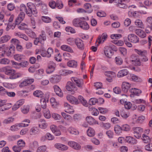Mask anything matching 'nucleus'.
Instances as JSON below:
<instances>
[{"instance_id":"obj_1","label":"nucleus","mask_w":152,"mask_h":152,"mask_svg":"<svg viewBox=\"0 0 152 152\" xmlns=\"http://www.w3.org/2000/svg\"><path fill=\"white\" fill-rule=\"evenodd\" d=\"M27 6L28 8V11L26 12V14L29 16H31L32 14L36 15L37 13V11L35 6L31 2H28L27 3Z\"/></svg>"},{"instance_id":"obj_2","label":"nucleus","mask_w":152,"mask_h":152,"mask_svg":"<svg viewBox=\"0 0 152 152\" xmlns=\"http://www.w3.org/2000/svg\"><path fill=\"white\" fill-rule=\"evenodd\" d=\"M134 136L137 139L141 137V133L143 132V129L140 127H134L133 128Z\"/></svg>"},{"instance_id":"obj_3","label":"nucleus","mask_w":152,"mask_h":152,"mask_svg":"<svg viewBox=\"0 0 152 152\" xmlns=\"http://www.w3.org/2000/svg\"><path fill=\"white\" fill-rule=\"evenodd\" d=\"M66 90L69 91L75 92L77 90V87L75 86V85L73 83L69 81L68 82L66 86Z\"/></svg>"},{"instance_id":"obj_4","label":"nucleus","mask_w":152,"mask_h":152,"mask_svg":"<svg viewBox=\"0 0 152 152\" xmlns=\"http://www.w3.org/2000/svg\"><path fill=\"white\" fill-rule=\"evenodd\" d=\"M127 38L129 41L134 43H136L139 42V38L134 34H129Z\"/></svg>"},{"instance_id":"obj_5","label":"nucleus","mask_w":152,"mask_h":152,"mask_svg":"<svg viewBox=\"0 0 152 152\" xmlns=\"http://www.w3.org/2000/svg\"><path fill=\"white\" fill-rule=\"evenodd\" d=\"M104 52L105 56L108 58H111L113 54V52L108 46H106L104 48Z\"/></svg>"},{"instance_id":"obj_6","label":"nucleus","mask_w":152,"mask_h":152,"mask_svg":"<svg viewBox=\"0 0 152 152\" xmlns=\"http://www.w3.org/2000/svg\"><path fill=\"white\" fill-rule=\"evenodd\" d=\"M75 44L77 48L81 50H83L84 49V45L83 40L79 38L75 39Z\"/></svg>"},{"instance_id":"obj_7","label":"nucleus","mask_w":152,"mask_h":152,"mask_svg":"<svg viewBox=\"0 0 152 152\" xmlns=\"http://www.w3.org/2000/svg\"><path fill=\"white\" fill-rule=\"evenodd\" d=\"M71 80L73 82H75L77 86L81 88H82V86L83 85V80L82 79H79L77 78L72 77L71 78Z\"/></svg>"},{"instance_id":"obj_8","label":"nucleus","mask_w":152,"mask_h":152,"mask_svg":"<svg viewBox=\"0 0 152 152\" xmlns=\"http://www.w3.org/2000/svg\"><path fill=\"white\" fill-rule=\"evenodd\" d=\"M61 79V76L58 75H56L52 76L50 79V81L52 83H56L59 82Z\"/></svg>"},{"instance_id":"obj_9","label":"nucleus","mask_w":152,"mask_h":152,"mask_svg":"<svg viewBox=\"0 0 152 152\" xmlns=\"http://www.w3.org/2000/svg\"><path fill=\"white\" fill-rule=\"evenodd\" d=\"M130 87V84L126 82H123L122 85V91L125 93H127Z\"/></svg>"},{"instance_id":"obj_10","label":"nucleus","mask_w":152,"mask_h":152,"mask_svg":"<svg viewBox=\"0 0 152 152\" xmlns=\"http://www.w3.org/2000/svg\"><path fill=\"white\" fill-rule=\"evenodd\" d=\"M107 37V35L105 33H103L101 35H99L96 42H98L99 44L103 43Z\"/></svg>"},{"instance_id":"obj_11","label":"nucleus","mask_w":152,"mask_h":152,"mask_svg":"<svg viewBox=\"0 0 152 152\" xmlns=\"http://www.w3.org/2000/svg\"><path fill=\"white\" fill-rule=\"evenodd\" d=\"M21 75L17 73L15 71L12 69H10V79H15L21 77Z\"/></svg>"},{"instance_id":"obj_12","label":"nucleus","mask_w":152,"mask_h":152,"mask_svg":"<svg viewBox=\"0 0 152 152\" xmlns=\"http://www.w3.org/2000/svg\"><path fill=\"white\" fill-rule=\"evenodd\" d=\"M68 144L71 147L76 150H80L81 148L80 145L75 142L70 141L68 142Z\"/></svg>"},{"instance_id":"obj_13","label":"nucleus","mask_w":152,"mask_h":152,"mask_svg":"<svg viewBox=\"0 0 152 152\" xmlns=\"http://www.w3.org/2000/svg\"><path fill=\"white\" fill-rule=\"evenodd\" d=\"M53 88L54 91L57 95L60 97L63 96V94L59 86L56 85H55L53 86Z\"/></svg>"},{"instance_id":"obj_14","label":"nucleus","mask_w":152,"mask_h":152,"mask_svg":"<svg viewBox=\"0 0 152 152\" xmlns=\"http://www.w3.org/2000/svg\"><path fill=\"white\" fill-rule=\"evenodd\" d=\"M86 120L87 122L90 125H94L95 124H98V122H97L92 117L90 116H88L86 118Z\"/></svg>"},{"instance_id":"obj_15","label":"nucleus","mask_w":152,"mask_h":152,"mask_svg":"<svg viewBox=\"0 0 152 152\" xmlns=\"http://www.w3.org/2000/svg\"><path fill=\"white\" fill-rule=\"evenodd\" d=\"M135 33L140 37L144 38L146 37V34L145 32L141 29H136L135 30Z\"/></svg>"},{"instance_id":"obj_16","label":"nucleus","mask_w":152,"mask_h":152,"mask_svg":"<svg viewBox=\"0 0 152 152\" xmlns=\"http://www.w3.org/2000/svg\"><path fill=\"white\" fill-rule=\"evenodd\" d=\"M67 100L73 104H78L77 99L73 96L69 95L66 97Z\"/></svg>"},{"instance_id":"obj_17","label":"nucleus","mask_w":152,"mask_h":152,"mask_svg":"<svg viewBox=\"0 0 152 152\" xmlns=\"http://www.w3.org/2000/svg\"><path fill=\"white\" fill-rule=\"evenodd\" d=\"M121 1V0H109V3H111L113 2L115 5L121 8L125 7L126 6L124 4L122 3V4H120Z\"/></svg>"},{"instance_id":"obj_18","label":"nucleus","mask_w":152,"mask_h":152,"mask_svg":"<svg viewBox=\"0 0 152 152\" xmlns=\"http://www.w3.org/2000/svg\"><path fill=\"white\" fill-rule=\"evenodd\" d=\"M55 147L59 150L65 151L68 149V147L66 145L61 143H56L55 145Z\"/></svg>"},{"instance_id":"obj_19","label":"nucleus","mask_w":152,"mask_h":152,"mask_svg":"<svg viewBox=\"0 0 152 152\" xmlns=\"http://www.w3.org/2000/svg\"><path fill=\"white\" fill-rule=\"evenodd\" d=\"M25 16V13L23 12H21L15 20L16 23L19 24L23 20Z\"/></svg>"},{"instance_id":"obj_20","label":"nucleus","mask_w":152,"mask_h":152,"mask_svg":"<svg viewBox=\"0 0 152 152\" xmlns=\"http://www.w3.org/2000/svg\"><path fill=\"white\" fill-rule=\"evenodd\" d=\"M48 124L43 119H41L39 120V127L42 129H45L47 127Z\"/></svg>"},{"instance_id":"obj_21","label":"nucleus","mask_w":152,"mask_h":152,"mask_svg":"<svg viewBox=\"0 0 152 152\" xmlns=\"http://www.w3.org/2000/svg\"><path fill=\"white\" fill-rule=\"evenodd\" d=\"M129 71L126 69H124L120 71L117 74L118 77H122L128 75Z\"/></svg>"},{"instance_id":"obj_22","label":"nucleus","mask_w":152,"mask_h":152,"mask_svg":"<svg viewBox=\"0 0 152 152\" xmlns=\"http://www.w3.org/2000/svg\"><path fill=\"white\" fill-rule=\"evenodd\" d=\"M80 24L78 27H80L82 29L85 30H87L89 29V26L86 21L82 20Z\"/></svg>"},{"instance_id":"obj_23","label":"nucleus","mask_w":152,"mask_h":152,"mask_svg":"<svg viewBox=\"0 0 152 152\" xmlns=\"http://www.w3.org/2000/svg\"><path fill=\"white\" fill-rule=\"evenodd\" d=\"M41 105L42 109L46 108V103L48 102V98H42L40 100Z\"/></svg>"},{"instance_id":"obj_24","label":"nucleus","mask_w":152,"mask_h":152,"mask_svg":"<svg viewBox=\"0 0 152 152\" xmlns=\"http://www.w3.org/2000/svg\"><path fill=\"white\" fill-rule=\"evenodd\" d=\"M134 50L137 54L142 57L143 56H147V52L146 50L135 49Z\"/></svg>"},{"instance_id":"obj_25","label":"nucleus","mask_w":152,"mask_h":152,"mask_svg":"<svg viewBox=\"0 0 152 152\" xmlns=\"http://www.w3.org/2000/svg\"><path fill=\"white\" fill-rule=\"evenodd\" d=\"M0 72H3L6 75H10V66H8L0 68Z\"/></svg>"},{"instance_id":"obj_26","label":"nucleus","mask_w":152,"mask_h":152,"mask_svg":"<svg viewBox=\"0 0 152 152\" xmlns=\"http://www.w3.org/2000/svg\"><path fill=\"white\" fill-rule=\"evenodd\" d=\"M67 65L69 67L76 68L77 66V62L74 60H70L67 63Z\"/></svg>"},{"instance_id":"obj_27","label":"nucleus","mask_w":152,"mask_h":152,"mask_svg":"<svg viewBox=\"0 0 152 152\" xmlns=\"http://www.w3.org/2000/svg\"><path fill=\"white\" fill-rule=\"evenodd\" d=\"M127 77L128 79L134 81H136L138 79H140L138 77L134 74H129Z\"/></svg>"},{"instance_id":"obj_28","label":"nucleus","mask_w":152,"mask_h":152,"mask_svg":"<svg viewBox=\"0 0 152 152\" xmlns=\"http://www.w3.org/2000/svg\"><path fill=\"white\" fill-rule=\"evenodd\" d=\"M61 48V50L64 51H68L70 53H73V50L70 47L66 45H62Z\"/></svg>"},{"instance_id":"obj_29","label":"nucleus","mask_w":152,"mask_h":152,"mask_svg":"<svg viewBox=\"0 0 152 152\" xmlns=\"http://www.w3.org/2000/svg\"><path fill=\"white\" fill-rule=\"evenodd\" d=\"M68 131L71 134H72L76 135L79 134V132L78 130L72 127H69Z\"/></svg>"},{"instance_id":"obj_30","label":"nucleus","mask_w":152,"mask_h":152,"mask_svg":"<svg viewBox=\"0 0 152 152\" xmlns=\"http://www.w3.org/2000/svg\"><path fill=\"white\" fill-rule=\"evenodd\" d=\"M14 59L18 61H20L24 58V56L22 54H16L14 55Z\"/></svg>"},{"instance_id":"obj_31","label":"nucleus","mask_w":152,"mask_h":152,"mask_svg":"<svg viewBox=\"0 0 152 152\" xmlns=\"http://www.w3.org/2000/svg\"><path fill=\"white\" fill-rule=\"evenodd\" d=\"M43 112L44 116L47 118H49L50 117V114L49 110L47 108L43 109Z\"/></svg>"},{"instance_id":"obj_32","label":"nucleus","mask_w":152,"mask_h":152,"mask_svg":"<svg viewBox=\"0 0 152 152\" xmlns=\"http://www.w3.org/2000/svg\"><path fill=\"white\" fill-rule=\"evenodd\" d=\"M130 92L133 94L139 96L141 93V91L138 89L132 88L129 90Z\"/></svg>"},{"instance_id":"obj_33","label":"nucleus","mask_w":152,"mask_h":152,"mask_svg":"<svg viewBox=\"0 0 152 152\" xmlns=\"http://www.w3.org/2000/svg\"><path fill=\"white\" fill-rule=\"evenodd\" d=\"M82 21L80 19L78 18L74 19L72 21L73 25L75 27H78L80 25V22Z\"/></svg>"},{"instance_id":"obj_34","label":"nucleus","mask_w":152,"mask_h":152,"mask_svg":"<svg viewBox=\"0 0 152 152\" xmlns=\"http://www.w3.org/2000/svg\"><path fill=\"white\" fill-rule=\"evenodd\" d=\"M87 133L88 136L93 137L95 135V131L92 128L89 127L87 130Z\"/></svg>"},{"instance_id":"obj_35","label":"nucleus","mask_w":152,"mask_h":152,"mask_svg":"<svg viewBox=\"0 0 152 152\" xmlns=\"http://www.w3.org/2000/svg\"><path fill=\"white\" fill-rule=\"evenodd\" d=\"M60 72L62 75H66L72 74L73 72L70 70L64 69L61 70Z\"/></svg>"},{"instance_id":"obj_36","label":"nucleus","mask_w":152,"mask_h":152,"mask_svg":"<svg viewBox=\"0 0 152 152\" xmlns=\"http://www.w3.org/2000/svg\"><path fill=\"white\" fill-rule=\"evenodd\" d=\"M142 139L145 143H147L150 141V139L149 137L144 134H142Z\"/></svg>"},{"instance_id":"obj_37","label":"nucleus","mask_w":152,"mask_h":152,"mask_svg":"<svg viewBox=\"0 0 152 152\" xmlns=\"http://www.w3.org/2000/svg\"><path fill=\"white\" fill-rule=\"evenodd\" d=\"M43 138H44V140H45V139H47L49 140H52L54 139V137L50 133H47L45 136L42 137V139Z\"/></svg>"},{"instance_id":"obj_38","label":"nucleus","mask_w":152,"mask_h":152,"mask_svg":"<svg viewBox=\"0 0 152 152\" xmlns=\"http://www.w3.org/2000/svg\"><path fill=\"white\" fill-rule=\"evenodd\" d=\"M78 99L83 105L85 106H87L88 103L87 101L82 96H79L78 97Z\"/></svg>"},{"instance_id":"obj_39","label":"nucleus","mask_w":152,"mask_h":152,"mask_svg":"<svg viewBox=\"0 0 152 152\" xmlns=\"http://www.w3.org/2000/svg\"><path fill=\"white\" fill-rule=\"evenodd\" d=\"M41 20L43 22L46 23H50L52 21V20L50 18L46 16H42L41 17Z\"/></svg>"},{"instance_id":"obj_40","label":"nucleus","mask_w":152,"mask_h":152,"mask_svg":"<svg viewBox=\"0 0 152 152\" xmlns=\"http://www.w3.org/2000/svg\"><path fill=\"white\" fill-rule=\"evenodd\" d=\"M39 132V130L37 127H33L31 128L30 130V133L31 135H35Z\"/></svg>"},{"instance_id":"obj_41","label":"nucleus","mask_w":152,"mask_h":152,"mask_svg":"<svg viewBox=\"0 0 152 152\" xmlns=\"http://www.w3.org/2000/svg\"><path fill=\"white\" fill-rule=\"evenodd\" d=\"M105 75L110 77H113L115 76V74L112 71H109L104 72Z\"/></svg>"},{"instance_id":"obj_42","label":"nucleus","mask_w":152,"mask_h":152,"mask_svg":"<svg viewBox=\"0 0 152 152\" xmlns=\"http://www.w3.org/2000/svg\"><path fill=\"white\" fill-rule=\"evenodd\" d=\"M18 146L21 149H23L25 146V143L22 140H19L17 142Z\"/></svg>"},{"instance_id":"obj_43","label":"nucleus","mask_w":152,"mask_h":152,"mask_svg":"<svg viewBox=\"0 0 152 152\" xmlns=\"http://www.w3.org/2000/svg\"><path fill=\"white\" fill-rule=\"evenodd\" d=\"M115 61L116 64L118 65H121L123 62L122 59L120 56L116 57L115 58Z\"/></svg>"},{"instance_id":"obj_44","label":"nucleus","mask_w":152,"mask_h":152,"mask_svg":"<svg viewBox=\"0 0 152 152\" xmlns=\"http://www.w3.org/2000/svg\"><path fill=\"white\" fill-rule=\"evenodd\" d=\"M135 24L138 27L142 28H143V24L141 20H137L135 22Z\"/></svg>"},{"instance_id":"obj_45","label":"nucleus","mask_w":152,"mask_h":152,"mask_svg":"<svg viewBox=\"0 0 152 152\" xmlns=\"http://www.w3.org/2000/svg\"><path fill=\"white\" fill-rule=\"evenodd\" d=\"M139 6L140 8L142 7V8H143L144 10H141V13L143 14H147V8L144 6L142 3L139 2Z\"/></svg>"},{"instance_id":"obj_46","label":"nucleus","mask_w":152,"mask_h":152,"mask_svg":"<svg viewBox=\"0 0 152 152\" xmlns=\"http://www.w3.org/2000/svg\"><path fill=\"white\" fill-rule=\"evenodd\" d=\"M9 39V36L5 35L0 38V44L7 42Z\"/></svg>"},{"instance_id":"obj_47","label":"nucleus","mask_w":152,"mask_h":152,"mask_svg":"<svg viewBox=\"0 0 152 152\" xmlns=\"http://www.w3.org/2000/svg\"><path fill=\"white\" fill-rule=\"evenodd\" d=\"M33 95L34 96L38 97H42V96L43 93L40 91L37 90L34 92Z\"/></svg>"},{"instance_id":"obj_48","label":"nucleus","mask_w":152,"mask_h":152,"mask_svg":"<svg viewBox=\"0 0 152 152\" xmlns=\"http://www.w3.org/2000/svg\"><path fill=\"white\" fill-rule=\"evenodd\" d=\"M122 130V127H121L118 125H116L114 127V131L116 134H120Z\"/></svg>"},{"instance_id":"obj_49","label":"nucleus","mask_w":152,"mask_h":152,"mask_svg":"<svg viewBox=\"0 0 152 152\" xmlns=\"http://www.w3.org/2000/svg\"><path fill=\"white\" fill-rule=\"evenodd\" d=\"M67 41L69 45L72 46L74 45V43H75V39L72 38H69L67 39Z\"/></svg>"},{"instance_id":"obj_50","label":"nucleus","mask_w":152,"mask_h":152,"mask_svg":"<svg viewBox=\"0 0 152 152\" xmlns=\"http://www.w3.org/2000/svg\"><path fill=\"white\" fill-rule=\"evenodd\" d=\"M18 28L21 30H26L27 28V25L25 23H22L19 25Z\"/></svg>"},{"instance_id":"obj_51","label":"nucleus","mask_w":152,"mask_h":152,"mask_svg":"<svg viewBox=\"0 0 152 152\" xmlns=\"http://www.w3.org/2000/svg\"><path fill=\"white\" fill-rule=\"evenodd\" d=\"M56 4V7L58 9H61L63 7V4L60 0H57Z\"/></svg>"},{"instance_id":"obj_52","label":"nucleus","mask_w":152,"mask_h":152,"mask_svg":"<svg viewBox=\"0 0 152 152\" xmlns=\"http://www.w3.org/2000/svg\"><path fill=\"white\" fill-rule=\"evenodd\" d=\"M98 100L96 98H91L89 102V104L90 105H93L97 102Z\"/></svg>"},{"instance_id":"obj_53","label":"nucleus","mask_w":152,"mask_h":152,"mask_svg":"<svg viewBox=\"0 0 152 152\" xmlns=\"http://www.w3.org/2000/svg\"><path fill=\"white\" fill-rule=\"evenodd\" d=\"M10 63V60L7 58H3L1 59L0 63L2 64H8Z\"/></svg>"},{"instance_id":"obj_54","label":"nucleus","mask_w":152,"mask_h":152,"mask_svg":"<svg viewBox=\"0 0 152 152\" xmlns=\"http://www.w3.org/2000/svg\"><path fill=\"white\" fill-rule=\"evenodd\" d=\"M119 50L121 54L124 56L127 53V50L124 47H120L119 48Z\"/></svg>"},{"instance_id":"obj_55","label":"nucleus","mask_w":152,"mask_h":152,"mask_svg":"<svg viewBox=\"0 0 152 152\" xmlns=\"http://www.w3.org/2000/svg\"><path fill=\"white\" fill-rule=\"evenodd\" d=\"M20 11L21 12H23L24 13L26 12H26L28 11L26 6L23 4H21L20 5Z\"/></svg>"},{"instance_id":"obj_56","label":"nucleus","mask_w":152,"mask_h":152,"mask_svg":"<svg viewBox=\"0 0 152 152\" xmlns=\"http://www.w3.org/2000/svg\"><path fill=\"white\" fill-rule=\"evenodd\" d=\"M46 149V148L45 146H42L38 148L37 152H45Z\"/></svg>"},{"instance_id":"obj_57","label":"nucleus","mask_w":152,"mask_h":152,"mask_svg":"<svg viewBox=\"0 0 152 152\" xmlns=\"http://www.w3.org/2000/svg\"><path fill=\"white\" fill-rule=\"evenodd\" d=\"M124 41L125 44L129 48H131L132 47V45L131 43L129 42L128 41V39L127 37H125L124 38Z\"/></svg>"},{"instance_id":"obj_58","label":"nucleus","mask_w":152,"mask_h":152,"mask_svg":"<svg viewBox=\"0 0 152 152\" xmlns=\"http://www.w3.org/2000/svg\"><path fill=\"white\" fill-rule=\"evenodd\" d=\"M106 134L109 138H112L113 137L114 133L111 130H108L106 132Z\"/></svg>"},{"instance_id":"obj_59","label":"nucleus","mask_w":152,"mask_h":152,"mask_svg":"<svg viewBox=\"0 0 152 152\" xmlns=\"http://www.w3.org/2000/svg\"><path fill=\"white\" fill-rule=\"evenodd\" d=\"M53 50L51 48H49L47 50V57L49 58L51 56V54L53 53Z\"/></svg>"},{"instance_id":"obj_60","label":"nucleus","mask_w":152,"mask_h":152,"mask_svg":"<svg viewBox=\"0 0 152 152\" xmlns=\"http://www.w3.org/2000/svg\"><path fill=\"white\" fill-rule=\"evenodd\" d=\"M39 38L43 41L45 40L46 39V34L44 31H42L41 34L39 35Z\"/></svg>"},{"instance_id":"obj_61","label":"nucleus","mask_w":152,"mask_h":152,"mask_svg":"<svg viewBox=\"0 0 152 152\" xmlns=\"http://www.w3.org/2000/svg\"><path fill=\"white\" fill-rule=\"evenodd\" d=\"M100 112L101 113L105 114L107 113L108 112V110L106 108H104L103 107H99L98 108Z\"/></svg>"},{"instance_id":"obj_62","label":"nucleus","mask_w":152,"mask_h":152,"mask_svg":"<svg viewBox=\"0 0 152 152\" xmlns=\"http://www.w3.org/2000/svg\"><path fill=\"white\" fill-rule=\"evenodd\" d=\"M45 29L46 32L50 37L53 35V32L49 26H46Z\"/></svg>"},{"instance_id":"obj_63","label":"nucleus","mask_w":152,"mask_h":152,"mask_svg":"<svg viewBox=\"0 0 152 152\" xmlns=\"http://www.w3.org/2000/svg\"><path fill=\"white\" fill-rule=\"evenodd\" d=\"M42 12L44 14L46 15L48 13V11L47 9L46 5L45 4L42 7Z\"/></svg>"},{"instance_id":"obj_64","label":"nucleus","mask_w":152,"mask_h":152,"mask_svg":"<svg viewBox=\"0 0 152 152\" xmlns=\"http://www.w3.org/2000/svg\"><path fill=\"white\" fill-rule=\"evenodd\" d=\"M145 149L148 151H152V143H149L145 146Z\"/></svg>"}]
</instances>
